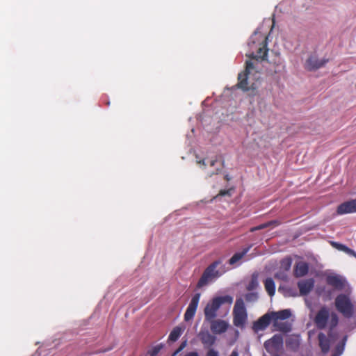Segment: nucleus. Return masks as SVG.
<instances>
[{"mask_svg": "<svg viewBox=\"0 0 356 356\" xmlns=\"http://www.w3.org/2000/svg\"><path fill=\"white\" fill-rule=\"evenodd\" d=\"M184 356H199V355L196 352H190L186 354Z\"/></svg>", "mask_w": 356, "mask_h": 356, "instance_id": "473e14b6", "label": "nucleus"}, {"mask_svg": "<svg viewBox=\"0 0 356 356\" xmlns=\"http://www.w3.org/2000/svg\"><path fill=\"white\" fill-rule=\"evenodd\" d=\"M328 62V59L319 60L316 56H309L305 62V68L309 71L316 70L324 66Z\"/></svg>", "mask_w": 356, "mask_h": 356, "instance_id": "ddd939ff", "label": "nucleus"}, {"mask_svg": "<svg viewBox=\"0 0 356 356\" xmlns=\"http://www.w3.org/2000/svg\"><path fill=\"white\" fill-rule=\"evenodd\" d=\"M281 223H282V222L280 220H270L267 222L261 224L258 226L252 227L250 229V232H253L260 230V229H264V228H266V227H268L270 226L277 227V226L280 225Z\"/></svg>", "mask_w": 356, "mask_h": 356, "instance_id": "aec40b11", "label": "nucleus"}, {"mask_svg": "<svg viewBox=\"0 0 356 356\" xmlns=\"http://www.w3.org/2000/svg\"><path fill=\"white\" fill-rule=\"evenodd\" d=\"M271 321H273L272 317L270 316L269 312H267L261 316L257 321L253 323L252 330L256 333L259 332V331H263L268 327Z\"/></svg>", "mask_w": 356, "mask_h": 356, "instance_id": "9d476101", "label": "nucleus"}, {"mask_svg": "<svg viewBox=\"0 0 356 356\" xmlns=\"http://www.w3.org/2000/svg\"><path fill=\"white\" fill-rule=\"evenodd\" d=\"M286 346L288 349L296 351L300 346L299 339L296 337H289L286 340Z\"/></svg>", "mask_w": 356, "mask_h": 356, "instance_id": "4be33fe9", "label": "nucleus"}, {"mask_svg": "<svg viewBox=\"0 0 356 356\" xmlns=\"http://www.w3.org/2000/svg\"><path fill=\"white\" fill-rule=\"evenodd\" d=\"M248 250H249V248H247L246 250H245L244 251H243L241 252L235 253L229 260V264L231 265H234V264H236L238 261H240L243 257V256L248 252Z\"/></svg>", "mask_w": 356, "mask_h": 356, "instance_id": "b1692460", "label": "nucleus"}, {"mask_svg": "<svg viewBox=\"0 0 356 356\" xmlns=\"http://www.w3.org/2000/svg\"><path fill=\"white\" fill-rule=\"evenodd\" d=\"M200 298V293H195L191 298V300L184 314V320L188 321L193 318Z\"/></svg>", "mask_w": 356, "mask_h": 356, "instance_id": "6e6552de", "label": "nucleus"}, {"mask_svg": "<svg viewBox=\"0 0 356 356\" xmlns=\"http://www.w3.org/2000/svg\"><path fill=\"white\" fill-rule=\"evenodd\" d=\"M227 193H228V191H220L219 193V195L221 196H224Z\"/></svg>", "mask_w": 356, "mask_h": 356, "instance_id": "72a5a7b5", "label": "nucleus"}, {"mask_svg": "<svg viewBox=\"0 0 356 356\" xmlns=\"http://www.w3.org/2000/svg\"><path fill=\"white\" fill-rule=\"evenodd\" d=\"M186 341L181 342L179 347L173 353L172 356H176L179 352H181L186 346Z\"/></svg>", "mask_w": 356, "mask_h": 356, "instance_id": "7c9ffc66", "label": "nucleus"}, {"mask_svg": "<svg viewBox=\"0 0 356 356\" xmlns=\"http://www.w3.org/2000/svg\"><path fill=\"white\" fill-rule=\"evenodd\" d=\"M265 289L270 296H273L275 293V284L273 280L270 277L264 281Z\"/></svg>", "mask_w": 356, "mask_h": 356, "instance_id": "412c9836", "label": "nucleus"}, {"mask_svg": "<svg viewBox=\"0 0 356 356\" xmlns=\"http://www.w3.org/2000/svg\"><path fill=\"white\" fill-rule=\"evenodd\" d=\"M200 339L204 345L212 346L215 343L216 338L209 331H201L199 334Z\"/></svg>", "mask_w": 356, "mask_h": 356, "instance_id": "6ab92c4d", "label": "nucleus"}, {"mask_svg": "<svg viewBox=\"0 0 356 356\" xmlns=\"http://www.w3.org/2000/svg\"><path fill=\"white\" fill-rule=\"evenodd\" d=\"M314 286V280L312 278L299 281L298 282V287L301 296H307L313 289Z\"/></svg>", "mask_w": 356, "mask_h": 356, "instance_id": "4468645a", "label": "nucleus"}, {"mask_svg": "<svg viewBox=\"0 0 356 356\" xmlns=\"http://www.w3.org/2000/svg\"><path fill=\"white\" fill-rule=\"evenodd\" d=\"M334 305L345 318H356V301L352 300L348 294H339L335 298Z\"/></svg>", "mask_w": 356, "mask_h": 356, "instance_id": "20e7f679", "label": "nucleus"}, {"mask_svg": "<svg viewBox=\"0 0 356 356\" xmlns=\"http://www.w3.org/2000/svg\"><path fill=\"white\" fill-rule=\"evenodd\" d=\"M337 215H345L348 213H356V199L346 201L340 204L337 208Z\"/></svg>", "mask_w": 356, "mask_h": 356, "instance_id": "9b49d317", "label": "nucleus"}, {"mask_svg": "<svg viewBox=\"0 0 356 356\" xmlns=\"http://www.w3.org/2000/svg\"><path fill=\"white\" fill-rule=\"evenodd\" d=\"M232 302L233 298L229 295L213 298L204 309L205 321H213L217 317V312L222 305L227 304L230 306Z\"/></svg>", "mask_w": 356, "mask_h": 356, "instance_id": "39448f33", "label": "nucleus"}, {"mask_svg": "<svg viewBox=\"0 0 356 356\" xmlns=\"http://www.w3.org/2000/svg\"><path fill=\"white\" fill-rule=\"evenodd\" d=\"M348 336H344L342 341L338 343L336 346V353L333 356H339L343 352L346 342L347 341Z\"/></svg>", "mask_w": 356, "mask_h": 356, "instance_id": "393cba45", "label": "nucleus"}, {"mask_svg": "<svg viewBox=\"0 0 356 356\" xmlns=\"http://www.w3.org/2000/svg\"><path fill=\"white\" fill-rule=\"evenodd\" d=\"M282 337L279 335H275L264 343V346L268 351H270V349H278L282 345Z\"/></svg>", "mask_w": 356, "mask_h": 356, "instance_id": "dca6fc26", "label": "nucleus"}, {"mask_svg": "<svg viewBox=\"0 0 356 356\" xmlns=\"http://www.w3.org/2000/svg\"><path fill=\"white\" fill-rule=\"evenodd\" d=\"M254 68V63L251 60H247L245 62V69L243 72V73H247V74H249L251 70H252Z\"/></svg>", "mask_w": 356, "mask_h": 356, "instance_id": "c85d7f7f", "label": "nucleus"}, {"mask_svg": "<svg viewBox=\"0 0 356 356\" xmlns=\"http://www.w3.org/2000/svg\"><path fill=\"white\" fill-rule=\"evenodd\" d=\"M326 283L338 291L343 290L346 286V280L339 275H329L325 278Z\"/></svg>", "mask_w": 356, "mask_h": 356, "instance_id": "1a4fd4ad", "label": "nucleus"}, {"mask_svg": "<svg viewBox=\"0 0 356 356\" xmlns=\"http://www.w3.org/2000/svg\"><path fill=\"white\" fill-rule=\"evenodd\" d=\"M270 316L272 317V321H273V325L277 328L278 330L282 332H288L289 330L288 325L284 323L279 324L277 323L278 320H286L288 319L291 315V312L290 309H283L278 312H269Z\"/></svg>", "mask_w": 356, "mask_h": 356, "instance_id": "0eeeda50", "label": "nucleus"}, {"mask_svg": "<svg viewBox=\"0 0 356 356\" xmlns=\"http://www.w3.org/2000/svg\"><path fill=\"white\" fill-rule=\"evenodd\" d=\"M339 250L343 251L350 256L354 257L356 258V252L352 249L349 248L348 246H334Z\"/></svg>", "mask_w": 356, "mask_h": 356, "instance_id": "bb28decb", "label": "nucleus"}, {"mask_svg": "<svg viewBox=\"0 0 356 356\" xmlns=\"http://www.w3.org/2000/svg\"><path fill=\"white\" fill-rule=\"evenodd\" d=\"M229 356H238L237 350H233Z\"/></svg>", "mask_w": 356, "mask_h": 356, "instance_id": "f704fd0d", "label": "nucleus"}, {"mask_svg": "<svg viewBox=\"0 0 356 356\" xmlns=\"http://www.w3.org/2000/svg\"><path fill=\"white\" fill-rule=\"evenodd\" d=\"M318 339L319 342V346L323 353H327L330 350V340L327 337V336L323 333L320 332L318 334Z\"/></svg>", "mask_w": 356, "mask_h": 356, "instance_id": "f3484780", "label": "nucleus"}, {"mask_svg": "<svg viewBox=\"0 0 356 356\" xmlns=\"http://www.w3.org/2000/svg\"><path fill=\"white\" fill-rule=\"evenodd\" d=\"M248 318L244 302L241 298L236 300L233 309V323L236 327H243Z\"/></svg>", "mask_w": 356, "mask_h": 356, "instance_id": "423d86ee", "label": "nucleus"}, {"mask_svg": "<svg viewBox=\"0 0 356 356\" xmlns=\"http://www.w3.org/2000/svg\"><path fill=\"white\" fill-rule=\"evenodd\" d=\"M182 331V329L179 326L174 327L170 333L168 340L172 342L176 341L181 335Z\"/></svg>", "mask_w": 356, "mask_h": 356, "instance_id": "5701e85b", "label": "nucleus"}, {"mask_svg": "<svg viewBox=\"0 0 356 356\" xmlns=\"http://www.w3.org/2000/svg\"><path fill=\"white\" fill-rule=\"evenodd\" d=\"M227 271L221 260H216L209 265L204 270L201 277L197 282V287L200 289L213 280L220 277Z\"/></svg>", "mask_w": 356, "mask_h": 356, "instance_id": "7ed1b4c3", "label": "nucleus"}, {"mask_svg": "<svg viewBox=\"0 0 356 356\" xmlns=\"http://www.w3.org/2000/svg\"><path fill=\"white\" fill-rule=\"evenodd\" d=\"M314 323L316 327L319 330H324L326 327L329 329L328 336L332 337V330L339 324L338 314L327 306H322L316 312L314 318Z\"/></svg>", "mask_w": 356, "mask_h": 356, "instance_id": "f257e3e1", "label": "nucleus"}, {"mask_svg": "<svg viewBox=\"0 0 356 356\" xmlns=\"http://www.w3.org/2000/svg\"><path fill=\"white\" fill-rule=\"evenodd\" d=\"M206 356H218V353L217 351L214 350L213 349H210Z\"/></svg>", "mask_w": 356, "mask_h": 356, "instance_id": "2f4dec72", "label": "nucleus"}, {"mask_svg": "<svg viewBox=\"0 0 356 356\" xmlns=\"http://www.w3.org/2000/svg\"><path fill=\"white\" fill-rule=\"evenodd\" d=\"M331 245H341V244L338 243H336V242H332Z\"/></svg>", "mask_w": 356, "mask_h": 356, "instance_id": "4c0bfd02", "label": "nucleus"}, {"mask_svg": "<svg viewBox=\"0 0 356 356\" xmlns=\"http://www.w3.org/2000/svg\"><path fill=\"white\" fill-rule=\"evenodd\" d=\"M216 162V160H212L210 161V165L213 166Z\"/></svg>", "mask_w": 356, "mask_h": 356, "instance_id": "e433bc0d", "label": "nucleus"}, {"mask_svg": "<svg viewBox=\"0 0 356 356\" xmlns=\"http://www.w3.org/2000/svg\"><path fill=\"white\" fill-rule=\"evenodd\" d=\"M163 348V345L162 343H159L149 349L147 353L149 356H156Z\"/></svg>", "mask_w": 356, "mask_h": 356, "instance_id": "a878e982", "label": "nucleus"}, {"mask_svg": "<svg viewBox=\"0 0 356 356\" xmlns=\"http://www.w3.org/2000/svg\"><path fill=\"white\" fill-rule=\"evenodd\" d=\"M267 40L268 37L266 35L260 32H254L250 38L248 42V46L252 52L247 55V56L256 60H265L267 58L268 51Z\"/></svg>", "mask_w": 356, "mask_h": 356, "instance_id": "f03ea898", "label": "nucleus"}, {"mask_svg": "<svg viewBox=\"0 0 356 356\" xmlns=\"http://www.w3.org/2000/svg\"><path fill=\"white\" fill-rule=\"evenodd\" d=\"M332 292V291L330 289V290L325 291L324 294H322V293L321 291H318V294L322 296L323 297L324 300H329L331 299Z\"/></svg>", "mask_w": 356, "mask_h": 356, "instance_id": "c756f323", "label": "nucleus"}, {"mask_svg": "<svg viewBox=\"0 0 356 356\" xmlns=\"http://www.w3.org/2000/svg\"><path fill=\"white\" fill-rule=\"evenodd\" d=\"M198 163H199V164H202V165H204V166L206 165H205V162H204V159H203V160H200V161H198Z\"/></svg>", "mask_w": 356, "mask_h": 356, "instance_id": "c9c22d12", "label": "nucleus"}, {"mask_svg": "<svg viewBox=\"0 0 356 356\" xmlns=\"http://www.w3.org/2000/svg\"><path fill=\"white\" fill-rule=\"evenodd\" d=\"M248 74L247 73H239L238 75L237 87L245 92L249 91L250 89L254 91L256 88L253 87V85L251 87L248 86Z\"/></svg>", "mask_w": 356, "mask_h": 356, "instance_id": "2eb2a0df", "label": "nucleus"}, {"mask_svg": "<svg viewBox=\"0 0 356 356\" xmlns=\"http://www.w3.org/2000/svg\"><path fill=\"white\" fill-rule=\"evenodd\" d=\"M309 266L305 262L298 263L294 268V275L296 277H303L307 274Z\"/></svg>", "mask_w": 356, "mask_h": 356, "instance_id": "a211bd4d", "label": "nucleus"}, {"mask_svg": "<svg viewBox=\"0 0 356 356\" xmlns=\"http://www.w3.org/2000/svg\"><path fill=\"white\" fill-rule=\"evenodd\" d=\"M207 321L210 323L211 331L216 334L225 332L229 327V323L224 320L214 318L213 321Z\"/></svg>", "mask_w": 356, "mask_h": 356, "instance_id": "f8f14e48", "label": "nucleus"}, {"mask_svg": "<svg viewBox=\"0 0 356 356\" xmlns=\"http://www.w3.org/2000/svg\"><path fill=\"white\" fill-rule=\"evenodd\" d=\"M245 298L248 302H254L257 300L258 296L256 293H248L245 295Z\"/></svg>", "mask_w": 356, "mask_h": 356, "instance_id": "cd10ccee", "label": "nucleus"}]
</instances>
